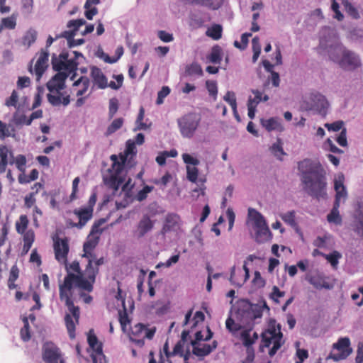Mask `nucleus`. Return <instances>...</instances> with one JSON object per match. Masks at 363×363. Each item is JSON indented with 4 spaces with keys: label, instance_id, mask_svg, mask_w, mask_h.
Masks as SVG:
<instances>
[{
    "label": "nucleus",
    "instance_id": "nucleus-1",
    "mask_svg": "<svg viewBox=\"0 0 363 363\" xmlns=\"http://www.w3.org/2000/svg\"><path fill=\"white\" fill-rule=\"evenodd\" d=\"M99 242V235H89L86 241L83 245L82 257L87 259L84 269H82L78 261H73L67 266V275L63 283L59 286L60 298L64 301L69 313L65 316L66 328L71 339L75 337L76 324L79 323L80 311L75 306L72 297V289L77 288L82 291L90 293L94 289L96 277L99 272V267L104 264V258H97L94 250Z\"/></svg>",
    "mask_w": 363,
    "mask_h": 363
},
{
    "label": "nucleus",
    "instance_id": "nucleus-2",
    "mask_svg": "<svg viewBox=\"0 0 363 363\" xmlns=\"http://www.w3.org/2000/svg\"><path fill=\"white\" fill-rule=\"evenodd\" d=\"M303 189L311 196L320 199L327 195L326 172L320 162L304 159L298 163Z\"/></svg>",
    "mask_w": 363,
    "mask_h": 363
},
{
    "label": "nucleus",
    "instance_id": "nucleus-3",
    "mask_svg": "<svg viewBox=\"0 0 363 363\" xmlns=\"http://www.w3.org/2000/svg\"><path fill=\"white\" fill-rule=\"evenodd\" d=\"M273 322V323H270L269 328L261 335V347H269L272 344L273 345L272 347L268 352L270 357L274 356L284 344V341H282L283 334L281 331V325L280 324L275 325V320Z\"/></svg>",
    "mask_w": 363,
    "mask_h": 363
},
{
    "label": "nucleus",
    "instance_id": "nucleus-4",
    "mask_svg": "<svg viewBox=\"0 0 363 363\" xmlns=\"http://www.w3.org/2000/svg\"><path fill=\"white\" fill-rule=\"evenodd\" d=\"M69 54L66 51L62 52L58 56L53 55L52 57V65L55 71L57 72H66L67 76L73 72L71 80H74L77 69L78 63L75 60L68 59Z\"/></svg>",
    "mask_w": 363,
    "mask_h": 363
},
{
    "label": "nucleus",
    "instance_id": "nucleus-5",
    "mask_svg": "<svg viewBox=\"0 0 363 363\" xmlns=\"http://www.w3.org/2000/svg\"><path fill=\"white\" fill-rule=\"evenodd\" d=\"M248 216L253 221V227L255 230L257 240L259 242L269 240L272 237V233L263 216L257 210L249 208Z\"/></svg>",
    "mask_w": 363,
    "mask_h": 363
},
{
    "label": "nucleus",
    "instance_id": "nucleus-6",
    "mask_svg": "<svg viewBox=\"0 0 363 363\" xmlns=\"http://www.w3.org/2000/svg\"><path fill=\"white\" fill-rule=\"evenodd\" d=\"M352 352L350 339L348 337H342L333 344L332 350L326 359H333L334 362L345 360Z\"/></svg>",
    "mask_w": 363,
    "mask_h": 363
},
{
    "label": "nucleus",
    "instance_id": "nucleus-7",
    "mask_svg": "<svg viewBox=\"0 0 363 363\" xmlns=\"http://www.w3.org/2000/svg\"><path fill=\"white\" fill-rule=\"evenodd\" d=\"M155 333V327L147 328L146 325L143 323H137L131 327L128 336L131 342L141 347L145 345V338L152 340Z\"/></svg>",
    "mask_w": 363,
    "mask_h": 363
},
{
    "label": "nucleus",
    "instance_id": "nucleus-8",
    "mask_svg": "<svg viewBox=\"0 0 363 363\" xmlns=\"http://www.w3.org/2000/svg\"><path fill=\"white\" fill-rule=\"evenodd\" d=\"M200 118L196 114L189 113L178 120L180 133L184 138H191L197 130Z\"/></svg>",
    "mask_w": 363,
    "mask_h": 363
},
{
    "label": "nucleus",
    "instance_id": "nucleus-9",
    "mask_svg": "<svg viewBox=\"0 0 363 363\" xmlns=\"http://www.w3.org/2000/svg\"><path fill=\"white\" fill-rule=\"evenodd\" d=\"M53 250L55 259L60 264L67 266L70 264L67 263V256L69 252V240L67 238H60L57 237L53 240Z\"/></svg>",
    "mask_w": 363,
    "mask_h": 363
},
{
    "label": "nucleus",
    "instance_id": "nucleus-10",
    "mask_svg": "<svg viewBox=\"0 0 363 363\" xmlns=\"http://www.w3.org/2000/svg\"><path fill=\"white\" fill-rule=\"evenodd\" d=\"M42 357L46 363H65L60 348L51 342L43 345Z\"/></svg>",
    "mask_w": 363,
    "mask_h": 363
},
{
    "label": "nucleus",
    "instance_id": "nucleus-11",
    "mask_svg": "<svg viewBox=\"0 0 363 363\" xmlns=\"http://www.w3.org/2000/svg\"><path fill=\"white\" fill-rule=\"evenodd\" d=\"M342 58L339 60V65L344 69H353L360 65V61L357 55L354 52L345 49L341 48Z\"/></svg>",
    "mask_w": 363,
    "mask_h": 363
},
{
    "label": "nucleus",
    "instance_id": "nucleus-12",
    "mask_svg": "<svg viewBox=\"0 0 363 363\" xmlns=\"http://www.w3.org/2000/svg\"><path fill=\"white\" fill-rule=\"evenodd\" d=\"M66 72H57L47 83V88L51 93H60L65 88V80L68 77Z\"/></svg>",
    "mask_w": 363,
    "mask_h": 363
},
{
    "label": "nucleus",
    "instance_id": "nucleus-13",
    "mask_svg": "<svg viewBox=\"0 0 363 363\" xmlns=\"http://www.w3.org/2000/svg\"><path fill=\"white\" fill-rule=\"evenodd\" d=\"M345 176L342 173H339L334 180V189L335 191V199L334 203L340 205L341 199L345 200L347 197L346 187L344 185Z\"/></svg>",
    "mask_w": 363,
    "mask_h": 363
},
{
    "label": "nucleus",
    "instance_id": "nucleus-14",
    "mask_svg": "<svg viewBox=\"0 0 363 363\" xmlns=\"http://www.w3.org/2000/svg\"><path fill=\"white\" fill-rule=\"evenodd\" d=\"M49 52L48 50L42 49L39 53V57L35 65L34 72L36 75V79L40 80L43 73L46 70L48 65Z\"/></svg>",
    "mask_w": 363,
    "mask_h": 363
},
{
    "label": "nucleus",
    "instance_id": "nucleus-15",
    "mask_svg": "<svg viewBox=\"0 0 363 363\" xmlns=\"http://www.w3.org/2000/svg\"><path fill=\"white\" fill-rule=\"evenodd\" d=\"M306 280L318 290L322 289L330 290L333 288V284L328 282L325 280V277L319 272H316L315 274L307 275Z\"/></svg>",
    "mask_w": 363,
    "mask_h": 363
},
{
    "label": "nucleus",
    "instance_id": "nucleus-16",
    "mask_svg": "<svg viewBox=\"0 0 363 363\" xmlns=\"http://www.w3.org/2000/svg\"><path fill=\"white\" fill-rule=\"evenodd\" d=\"M74 213L78 217L79 222L72 223L71 225L81 229L92 218L93 209H91V208L75 209Z\"/></svg>",
    "mask_w": 363,
    "mask_h": 363
},
{
    "label": "nucleus",
    "instance_id": "nucleus-17",
    "mask_svg": "<svg viewBox=\"0 0 363 363\" xmlns=\"http://www.w3.org/2000/svg\"><path fill=\"white\" fill-rule=\"evenodd\" d=\"M90 76L92 79L93 83L99 89H104L108 86V80L102 70L93 66L91 67Z\"/></svg>",
    "mask_w": 363,
    "mask_h": 363
},
{
    "label": "nucleus",
    "instance_id": "nucleus-18",
    "mask_svg": "<svg viewBox=\"0 0 363 363\" xmlns=\"http://www.w3.org/2000/svg\"><path fill=\"white\" fill-rule=\"evenodd\" d=\"M154 226L153 222L151 220L147 215L143 216L142 219L139 221L135 231V235L138 238H141L150 231Z\"/></svg>",
    "mask_w": 363,
    "mask_h": 363
},
{
    "label": "nucleus",
    "instance_id": "nucleus-19",
    "mask_svg": "<svg viewBox=\"0 0 363 363\" xmlns=\"http://www.w3.org/2000/svg\"><path fill=\"white\" fill-rule=\"evenodd\" d=\"M90 80L86 76H82L74 81L72 84V89L76 92L77 97L83 96L89 89Z\"/></svg>",
    "mask_w": 363,
    "mask_h": 363
},
{
    "label": "nucleus",
    "instance_id": "nucleus-20",
    "mask_svg": "<svg viewBox=\"0 0 363 363\" xmlns=\"http://www.w3.org/2000/svg\"><path fill=\"white\" fill-rule=\"evenodd\" d=\"M110 159L112 161V165L110 169L111 174L121 175L127 160L120 155L118 156L112 155Z\"/></svg>",
    "mask_w": 363,
    "mask_h": 363
},
{
    "label": "nucleus",
    "instance_id": "nucleus-21",
    "mask_svg": "<svg viewBox=\"0 0 363 363\" xmlns=\"http://www.w3.org/2000/svg\"><path fill=\"white\" fill-rule=\"evenodd\" d=\"M47 98L48 101L55 106H60L62 104L63 106H67L70 102V96L69 95L64 96L63 94L60 91L58 94H53L50 92V94H47Z\"/></svg>",
    "mask_w": 363,
    "mask_h": 363
},
{
    "label": "nucleus",
    "instance_id": "nucleus-22",
    "mask_svg": "<svg viewBox=\"0 0 363 363\" xmlns=\"http://www.w3.org/2000/svg\"><path fill=\"white\" fill-rule=\"evenodd\" d=\"M261 124L269 132L272 130L281 132L284 130L283 126L277 118L272 117L269 119H262Z\"/></svg>",
    "mask_w": 363,
    "mask_h": 363
},
{
    "label": "nucleus",
    "instance_id": "nucleus-23",
    "mask_svg": "<svg viewBox=\"0 0 363 363\" xmlns=\"http://www.w3.org/2000/svg\"><path fill=\"white\" fill-rule=\"evenodd\" d=\"M217 341L214 340L210 344H203L201 347L194 346L193 353L198 357H205L209 354L213 350L217 347Z\"/></svg>",
    "mask_w": 363,
    "mask_h": 363
},
{
    "label": "nucleus",
    "instance_id": "nucleus-24",
    "mask_svg": "<svg viewBox=\"0 0 363 363\" xmlns=\"http://www.w3.org/2000/svg\"><path fill=\"white\" fill-rule=\"evenodd\" d=\"M124 181L125 179L122 175L111 174L106 183L110 188L113 189L114 192H116L119 189Z\"/></svg>",
    "mask_w": 363,
    "mask_h": 363
},
{
    "label": "nucleus",
    "instance_id": "nucleus-25",
    "mask_svg": "<svg viewBox=\"0 0 363 363\" xmlns=\"http://www.w3.org/2000/svg\"><path fill=\"white\" fill-rule=\"evenodd\" d=\"M90 330L88 334L87 341L90 347L97 354H102V344L99 342L97 337Z\"/></svg>",
    "mask_w": 363,
    "mask_h": 363
},
{
    "label": "nucleus",
    "instance_id": "nucleus-26",
    "mask_svg": "<svg viewBox=\"0 0 363 363\" xmlns=\"http://www.w3.org/2000/svg\"><path fill=\"white\" fill-rule=\"evenodd\" d=\"M179 217L174 213L167 214L165 218V221L162 230L164 232H169L173 230L178 224Z\"/></svg>",
    "mask_w": 363,
    "mask_h": 363
},
{
    "label": "nucleus",
    "instance_id": "nucleus-27",
    "mask_svg": "<svg viewBox=\"0 0 363 363\" xmlns=\"http://www.w3.org/2000/svg\"><path fill=\"white\" fill-rule=\"evenodd\" d=\"M35 240V233L33 230H28L23 233V252L26 254L30 250Z\"/></svg>",
    "mask_w": 363,
    "mask_h": 363
},
{
    "label": "nucleus",
    "instance_id": "nucleus-28",
    "mask_svg": "<svg viewBox=\"0 0 363 363\" xmlns=\"http://www.w3.org/2000/svg\"><path fill=\"white\" fill-rule=\"evenodd\" d=\"M15 128L10 124H6L0 120V139L15 136Z\"/></svg>",
    "mask_w": 363,
    "mask_h": 363
},
{
    "label": "nucleus",
    "instance_id": "nucleus-29",
    "mask_svg": "<svg viewBox=\"0 0 363 363\" xmlns=\"http://www.w3.org/2000/svg\"><path fill=\"white\" fill-rule=\"evenodd\" d=\"M243 270L245 272V279H244V280L242 282H240V281H238L235 279V267L233 266L231 268L230 276L229 280H230V281L231 282L232 284H233L235 286H241L243 284V283L249 278V277H250V270H249L248 267H247L246 262H245V263H244Z\"/></svg>",
    "mask_w": 363,
    "mask_h": 363
},
{
    "label": "nucleus",
    "instance_id": "nucleus-30",
    "mask_svg": "<svg viewBox=\"0 0 363 363\" xmlns=\"http://www.w3.org/2000/svg\"><path fill=\"white\" fill-rule=\"evenodd\" d=\"M16 26V16L12 14L11 16L4 18L0 23V33L4 28L12 30Z\"/></svg>",
    "mask_w": 363,
    "mask_h": 363
},
{
    "label": "nucleus",
    "instance_id": "nucleus-31",
    "mask_svg": "<svg viewBox=\"0 0 363 363\" xmlns=\"http://www.w3.org/2000/svg\"><path fill=\"white\" fill-rule=\"evenodd\" d=\"M192 3L207 7L212 10H216L220 7L222 0H192Z\"/></svg>",
    "mask_w": 363,
    "mask_h": 363
},
{
    "label": "nucleus",
    "instance_id": "nucleus-32",
    "mask_svg": "<svg viewBox=\"0 0 363 363\" xmlns=\"http://www.w3.org/2000/svg\"><path fill=\"white\" fill-rule=\"evenodd\" d=\"M340 207V204L337 203H334L333 207L330 211V213L327 216V220L330 223H334L335 224H340L342 222L341 217L339 213L338 208Z\"/></svg>",
    "mask_w": 363,
    "mask_h": 363
},
{
    "label": "nucleus",
    "instance_id": "nucleus-33",
    "mask_svg": "<svg viewBox=\"0 0 363 363\" xmlns=\"http://www.w3.org/2000/svg\"><path fill=\"white\" fill-rule=\"evenodd\" d=\"M252 92L255 95V97L254 98H252L251 96L248 99V101H247V105H250V106H254V107H257V106L258 105V104L263 101H267L269 100V96L267 95H264L263 97H262V94L261 91H259V90H252Z\"/></svg>",
    "mask_w": 363,
    "mask_h": 363
},
{
    "label": "nucleus",
    "instance_id": "nucleus-34",
    "mask_svg": "<svg viewBox=\"0 0 363 363\" xmlns=\"http://www.w3.org/2000/svg\"><path fill=\"white\" fill-rule=\"evenodd\" d=\"M222 26L219 24H215L207 29L206 34L212 39L218 40L222 37Z\"/></svg>",
    "mask_w": 363,
    "mask_h": 363
},
{
    "label": "nucleus",
    "instance_id": "nucleus-35",
    "mask_svg": "<svg viewBox=\"0 0 363 363\" xmlns=\"http://www.w3.org/2000/svg\"><path fill=\"white\" fill-rule=\"evenodd\" d=\"M224 101H225L227 103L229 104V105L231 106L232 110L233 111V113L236 117H238V111H237V101H236V96L233 91H228L225 96H223Z\"/></svg>",
    "mask_w": 363,
    "mask_h": 363
},
{
    "label": "nucleus",
    "instance_id": "nucleus-36",
    "mask_svg": "<svg viewBox=\"0 0 363 363\" xmlns=\"http://www.w3.org/2000/svg\"><path fill=\"white\" fill-rule=\"evenodd\" d=\"M145 117V109L143 106L140 108L139 113L135 121L136 127L135 128L134 130H147L150 128V125H147L145 123L143 122V119Z\"/></svg>",
    "mask_w": 363,
    "mask_h": 363
},
{
    "label": "nucleus",
    "instance_id": "nucleus-37",
    "mask_svg": "<svg viewBox=\"0 0 363 363\" xmlns=\"http://www.w3.org/2000/svg\"><path fill=\"white\" fill-rule=\"evenodd\" d=\"M15 164L18 170L21 172H26L27 160L25 155H18L13 158V161L10 162V164Z\"/></svg>",
    "mask_w": 363,
    "mask_h": 363
},
{
    "label": "nucleus",
    "instance_id": "nucleus-38",
    "mask_svg": "<svg viewBox=\"0 0 363 363\" xmlns=\"http://www.w3.org/2000/svg\"><path fill=\"white\" fill-rule=\"evenodd\" d=\"M221 51V48L219 46L213 47L208 57L209 61L214 64H220L222 60Z\"/></svg>",
    "mask_w": 363,
    "mask_h": 363
},
{
    "label": "nucleus",
    "instance_id": "nucleus-39",
    "mask_svg": "<svg viewBox=\"0 0 363 363\" xmlns=\"http://www.w3.org/2000/svg\"><path fill=\"white\" fill-rule=\"evenodd\" d=\"M36 38L37 32L34 29H30L26 33V34L23 37V44L24 45H27L28 47H29L35 43Z\"/></svg>",
    "mask_w": 363,
    "mask_h": 363
},
{
    "label": "nucleus",
    "instance_id": "nucleus-40",
    "mask_svg": "<svg viewBox=\"0 0 363 363\" xmlns=\"http://www.w3.org/2000/svg\"><path fill=\"white\" fill-rule=\"evenodd\" d=\"M123 124V119L122 118H118L114 119L112 123L107 128L106 135H110L120 129Z\"/></svg>",
    "mask_w": 363,
    "mask_h": 363
},
{
    "label": "nucleus",
    "instance_id": "nucleus-41",
    "mask_svg": "<svg viewBox=\"0 0 363 363\" xmlns=\"http://www.w3.org/2000/svg\"><path fill=\"white\" fill-rule=\"evenodd\" d=\"M281 219L290 226L295 228L297 227L296 222V213L294 211H288L286 213L281 215Z\"/></svg>",
    "mask_w": 363,
    "mask_h": 363
},
{
    "label": "nucleus",
    "instance_id": "nucleus-42",
    "mask_svg": "<svg viewBox=\"0 0 363 363\" xmlns=\"http://www.w3.org/2000/svg\"><path fill=\"white\" fill-rule=\"evenodd\" d=\"M240 339L245 347L249 349L255 343V339H252L250 335V330H245L240 333Z\"/></svg>",
    "mask_w": 363,
    "mask_h": 363
},
{
    "label": "nucleus",
    "instance_id": "nucleus-43",
    "mask_svg": "<svg viewBox=\"0 0 363 363\" xmlns=\"http://www.w3.org/2000/svg\"><path fill=\"white\" fill-rule=\"evenodd\" d=\"M198 176L199 169L196 166L191 167L189 165H186V178L189 182L196 183L198 179Z\"/></svg>",
    "mask_w": 363,
    "mask_h": 363
},
{
    "label": "nucleus",
    "instance_id": "nucleus-44",
    "mask_svg": "<svg viewBox=\"0 0 363 363\" xmlns=\"http://www.w3.org/2000/svg\"><path fill=\"white\" fill-rule=\"evenodd\" d=\"M270 150L272 154L279 160H281V157L285 155L280 139H278L277 142L273 144Z\"/></svg>",
    "mask_w": 363,
    "mask_h": 363
},
{
    "label": "nucleus",
    "instance_id": "nucleus-45",
    "mask_svg": "<svg viewBox=\"0 0 363 363\" xmlns=\"http://www.w3.org/2000/svg\"><path fill=\"white\" fill-rule=\"evenodd\" d=\"M23 327L21 328L20 334L21 339L26 342L30 339V327L28 318L24 317L23 318Z\"/></svg>",
    "mask_w": 363,
    "mask_h": 363
},
{
    "label": "nucleus",
    "instance_id": "nucleus-46",
    "mask_svg": "<svg viewBox=\"0 0 363 363\" xmlns=\"http://www.w3.org/2000/svg\"><path fill=\"white\" fill-rule=\"evenodd\" d=\"M205 20L197 14L193 13L190 16L189 25L194 28H199L204 26Z\"/></svg>",
    "mask_w": 363,
    "mask_h": 363
},
{
    "label": "nucleus",
    "instance_id": "nucleus-47",
    "mask_svg": "<svg viewBox=\"0 0 363 363\" xmlns=\"http://www.w3.org/2000/svg\"><path fill=\"white\" fill-rule=\"evenodd\" d=\"M28 225V219L26 215H21L19 218V222H17L16 224V231L23 234L26 232V230Z\"/></svg>",
    "mask_w": 363,
    "mask_h": 363
},
{
    "label": "nucleus",
    "instance_id": "nucleus-48",
    "mask_svg": "<svg viewBox=\"0 0 363 363\" xmlns=\"http://www.w3.org/2000/svg\"><path fill=\"white\" fill-rule=\"evenodd\" d=\"M341 254L336 250L333 251L332 253L325 254V255H324V257L334 268L337 267L338 264V260L340 258H341Z\"/></svg>",
    "mask_w": 363,
    "mask_h": 363
},
{
    "label": "nucleus",
    "instance_id": "nucleus-49",
    "mask_svg": "<svg viewBox=\"0 0 363 363\" xmlns=\"http://www.w3.org/2000/svg\"><path fill=\"white\" fill-rule=\"evenodd\" d=\"M135 144L133 141L128 140L126 142L125 150L123 152L120 153V155H122L125 159H128L129 155H135Z\"/></svg>",
    "mask_w": 363,
    "mask_h": 363
},
{
    "label": "nucleus",
    "instance_id": "nucleus-50",
    "mask_svg": "<svg viewBox=\"0 0 363 363\" xmlns=\"http://www.w3.org/2000/svg\"><path fill=\"white\" fill-rule=\"evenodd\" d=\"M186 73L189 75H199L201 76L203 74V70L201 67L197 63H192L190 65L187 66L186 68Z\"/></svg>",
    "mask_w": 363,
    "mask_h": 363
},
{
    "label": "nucleus",
    "instance_id": "nucleus-51",
    "mask_svg": "<svg viewBox=\"0 0 363 363\" xmlns=\"http://www.w3.org/2000/svg\"><path fill=\"white\" fill-rule=\"evenodd\" d=\"M250 315L253 320L261 318L263 315L262 307H260L259 304L251 305Z\"/></svg>",
    "mask_w": 363,
    "mask_h": 363
},
{
    "label": "nucleus",
    "instance_id": "nucleus-52",
    "mask_svg": "<svg viewBox=\"0 0 363 363\" xmlns=\"http://www.w3.org/2000/svg\"><path fill=\"white\" fill-rule=\"evenodd\" d=\"M285 295L284 291H280L278 286H274L272 287V291L269 294V298L276 303H279V298L284 297Z\"/></svg>",
    "mask_w": 363,
    "mask_h": 363
},
{
    "label": "nucleus",
    "instance_id": "nucleus-53",
    "mask_svg": "<svg viewBox=\"0 0 363 363\" xmlns=\"http://www.w3.org/2000/svg\"><path fill=\"white\" fill-rule=\"evenodd\" d=\"M153 189L154 187L152 186L145 185L136 195L137 200L139 201L145 200L147 196V194L151 192Z\"/></svg>",
    "mask_w": 363,
    "mask_h": 363
},
{
    "label": "nucleus",
    "instance_id": "nucleus-54",
    "mask_svg": "<svg viewBox=\"0 0 363 363\" xmlns=\"http://www.w3.org/2000/svg\"><path fill=\"white\" fill-rule=\"evenodd\" d=\"M18 94L16 90H13L11 95L5 101V105L8 107H16L18 101Z\"/></svg>",
    "mask_w": 363,
    "mask_h": 363
},
{
    "label": "nucleus",
    "instance_id": "nucleus-55",
    "mask_svg": "<svg viewBox=\"0 0 363 363\" xmlns=\"http://www.w3.org/2000/svg\"><path fill=\"white\" fill-rule=\"evenodd\" d=\"M37 194V191H32L27 194L24 198V204L25 206L28 208H31L35 203V195Z\"/></svg>",
    "mask_w": 363,
    "mask_h": 363
},
{
    "label": "nucleus",
    "instance_id": "nucleus-56",
    "mask_svg": "<svg viewBox=\"0 0 363 363\" xmlns=\"http://www.w3.org/2000/svg\"><path fill=\"white\" fill-rule=\"evenodd\" d=\"M206 86L209 94L216 98L218 94V87L216 82L207 80L206 82Z\"/></svg>",
    "mask_w": 363,
    "mask_h": 363
},
{
    "label": "nucleus",
    "instance_id": "nucleus-57",
    "mask_svg": "<svg viewBox=\"0 0 363 363\" xmlns=\"http://www.w3.org/2000/svg\"><path fill=\"white\" fill-rule=\"evenodd\" d=\"M86 21L81 18V19H76V20H71L67 23V26L69 28H72V30H74V33L78 30L79 28L84 24H85Z\"/></svg>",
    "mask_w": 363,
    "mask_h": 363
},
{
    "label": "nucleus",
    "instance_id": "nucleus-58",
    "mask_svg": "<svg viewBox=\"0 0 363 363\" xmlns=\"http://www.w3.org/2000/svg\"><path fill=\"white\" fill-rule=\"evenodd\" d=\"M118 109V101L116 99H111L109 101V110L108 115L109 118H112L116 113Z\"/></svg>",
    "mask_w": 363,
    "mask_h": 363
},
{
    "label": "nucleus",
    "instance_id": "nucleus-59",
    "mask_svg": "<svg viewBox=\"0 0 363 363\" xmlns=\"http://www.w3.org/2000/svg\"><path fill=\"white\" fill-rule=\"evenodd\" d=\"M182 160L185 164L187 165H193V166H197L199 164L200 162L197 158H195L192 157L191 155L187 153H184L182 155Z\"/></svg>",
    "mask_w": 363,
    "mask_h": 363
},
{
    "label": "nucleus",
    "instance_id": "nucleus-60",
    "mask_svg": "<svg viewBox=\"0 0 363 363\" xmlns=\"http://www.w3.org/2000/svg\"><path fill=\"white\" fill-rule=\"evenodd\" d=\"M170 93V89L168 86H163L157 94V104L163 103L164 99Z\"/></svg>",
    "mask_w": 363,
    "mask_h": 363
},
{
    "label": "nucleus",
    "instance_id": "nucleus-61",
    "mask_svg": "<svg viewBox=\"0 0 363 363\" xmlns=\"http://www.w3.org/2000/svg\"><path fill=\"white\" fill-rule=\"evenodd\" d=\"M252 35L251 33H243L242 35H241V42L242 43V46L240 44L239 42L238 41H235L234 42V45L235 47L238 48H240V49H244L246 48V46L247 45V43H248V41H249V38Z\"/></svg>",
    "mask_w": 363,
    "mask_h": 363
},
{
    "label": "nucleus",
    "instance_id": "nucleus-62",
    "mask_svg": "<svg viewBox=\"0 0 363 363\" xmlns=\"http://www.w3.org/2000/svg\"><path fill=\"white\" fill-rule=\"evenodd\" d=\"M344 123L342 121H337L332 123H325V127L329 130L338 131L343 127Z\"/></svg>",
    "mask_w": 363,
    "mask_h": 363
},
{
    "label": "nucleus",
    "instance_id": "nucleus-63",
    "mask_svg": "<svg viewBox=\"0 0 363 363\" xmlns=\"http://www.w3.org/2000/svg\"><path fill=\"white\" fill-rule=\"evenodd\" d=\"M119 322L122 330L125 331L126 325L130 323V320L125 311L119 312Z\"/></svg>",
    "mask_w": 363,
    "mask_h": 363
},
{
    "label": "nucleus",
    "instance_id": "nucleus-64",
    "mask_svg": "<svg viewBox=\"0 0 363 363\" xmlns=\"http://www.w3.org/2000/svg\"><path fill=\"white\" fill-rule=\"evenodd\" d=\"M296 355L298 357V360L296 361V363H303V361L308 358V352L305 349H297Z\"/></svg>",
    "mask_w": 363,
    "mask_h": 363
}]
</instances>
